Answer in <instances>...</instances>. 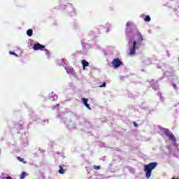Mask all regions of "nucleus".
<instances>
[{
	"mask_svg": "<svg viewBox=\"0 0 179 179\" xmlns=\"http://www.w3.org/2000/svg\"><path fill=\"white\" fill-rule=\"evenodd\" d=\"M58 118L61 119L62 122H65L66 125L70 129H75V128H78L79 125H80L79 116L73 113H66L64 115H59Z\"/></svg>",
	"mask_w": 179,
	"mask_h": 179,
	"instance_id": "1",
	"label": "nucleus"
},
{
	"mask_svg": "<svg viewBox=\"0 0 179 179\" xmlns=\"http://www.w3.org/2000/svg\"><path fill=\"white\" fill-rule=\"evenodd\" d=\"M134 26L132 21L127 22L126 24V37L129 40L127 45L130 50L129 55H135V34L132 31Z\"/></svg>",
	"mask_w": 179,
	"mask_h": 179,
	"instance_id": "2",
	"label": "nucleus"
},
{
	"mask_svg": "<svg viewBox=\"0 0 179 179\" xmlns=\"http://www.w3.org/2000/svg\"><path fill=\"white\" fill-rule=\"evenodd\" d=\"M158 129H159V135H161V136H164L165 135V136H167V138H169V141H171V142H173V145H176V143L177 142V138L171 131L161 126H158Z\"/></svg>",
	"mask_w": 179,
	"mask_h": 179,
	"instance_id": "3",
	"label": "nucleus"
},
{
	"mask_svg": "<svg viewBox=\"0 0 179 179\" xmlns=\"http://www.w3.org/2000/svg\"><path fill=\"white\" fill-rule=\"evenodd\" d=\"M157 167V162H150L148 164L144 165V172L145 173L146 178L152 176V171Z\"/></svg>",
	"mask_w": 179,
	"mask_h": 179,
	"instance_id": "4",
	"label": "nucleus"
},
{
	"mask_svg": "<svg viewBox=\"0 0 179 179\" xmlns=\"http://www.w3.org/2000/svg\"><path fill=\"white\" fill-rule=\"evenodd\" d=\"M136 39L135 41V50H139V48L143 45V36H142V33H141V31L136 29Z\"/></svg>",
	"mask_w": 179,
	"mask_h": 179,
	"instance_id": "5",
	"label": "nucleus"
},
{
	"mask_svg": "<svg viewBox=\"0 0 179 179\" xmlns=\"http://www.w3.org/2000/svg\"><path fill=\"white\" fill-rule=\"evenodd\" d=\"M162 79H164V76H162V78H159L155 83L154 80H151L150 82V85H151V87H152L153 90H155V92L159 91V82H160V80H162Z\"/></svg>",
	"mask_w": 179,
	"mask_h": 179,
	"instance_id": "6",
	"label": "nucleus"
},
{
	"mask_svg": "<svg viewBox=\"0 0 179 179\" xmlns=\"http://www.w3.org/2000/svg\"><path fill=\"white\" fill-rule=\"evenodd\" d=\"M141 57L142 62L144 65H152V59L150 57H144L143 55H136V58Z\"/></svg>",
	"mask_w": 179,
	"mask_h": 179,
	"instance_id": "7",
	"label": "nucleus"
},
{
	"mask_svg": "<svg viewBox=\"0 0 179 179\" xmlns=\"http://www.w3.org/2000/svg\"><path fill=\"white\" fill-rule=\"evenodd\" d=\"M166 69V72L164 73L165 76H171L173 75V67L170 66L169 64H164Z\"/></svg>",
	"mask_w": 179,
	"mask_h": 179,
	"instance_id": "8",
	"label": "nucleus"
},
{
	"mask_svg": "<svg viewBox=\"0 0 179 179\" xmlns=\"http://www.w3.org/2000/svg\"><path fill=\"white\" fill-rule=\"evenodd\" d=\"M112 65L115 69H117V68H120L122 65V62L119 58H115L112 61Z\"/></svg>",
	"mask_w": 179,
	"mask_h": 179,
	"instance_id": "9",
	"label": "nucleus"
},
{
	"mask_svg": "<svg viewBox=\"0 0 179 179\" xmlns=\"http://www.w3.org/2000/svg\"><path fill=\"white\" fill-rule=\"evenodd\" d=\"M83 50H81L82 54H86L88 50L87 48H92V46L90 45L85 43V42H81Z\"/></svg>",
	"mask_w": 179,
	"mask_h": 179,
	"instance_id": "10",
	"label": "nucleus"
},
{
	"mask_svg": "<svg viewBox=\"0 0 179 179\" xmlns=\"http://www.w3.org/2000/svg\"><path fill=\"white\" fill-rule=\"evenodd\" d=\"M69 5V16H76V8H73V5L68 3Z\"/></svg>",
	"mask_w": 179,
	"mask_h": 179,
	"instance_id": "11",
	"label": "nucleus"
},
{
	"mask_svg": "<svg viewBox=\"0 0 179 179\" xmlns=\"http://www.w3.org/2000/svg\"><path fill=\"white\" fill-rule=\"evenodd\" d=\"M44 48H45V46L38 43V42L34 43L33 45V50H34V51H38V50H41V51H43Z\"/></svg>",
	"mask_w": 179,
	"mask_h": 179,
	"instance_id": "12",
	"label": "nucleus"
},
{
	"mask_svg": "<svg viewBox=\"0 0 179 179\" xmlns=\"http://www.w3.org/2000/svg\"><path fill=\"white\" fill-rule=\"evenodd\" d=\"M65 70L69 75H72L73 76H75V75H76V73H75V70H73L72 67L69 66L65 67Z\"/></svg>",
	"mask_w": 179,
	"mask_h": 179,
	"instance_id": "13",
	"label": "nucleus"
},
{
	"mask_svg": "<svg viewBox=\"0 0 179 179\" xmlns=\"http://www.w3.org/2000/svg\"><path fill=\"white\" fill-rule=\"evenodd\" d=\"M48 99L49 100H51V101H55V100H58V96L54 94V92H52L49 94Z\"/></svg>",
	"mask_w": 179,
	"mask_h": 179,
	"instance_id": "14",
	"label": "nucleus"
},
{
	"mask_svg": "<svg viewBox=\"0 0 179 179\" xmlns=\"http://www.w3.org/2000/svg\"><path fill=\"white\" fill-rule=\"evenodd\" d=\"M69 0H59V6L60 9H66V2H68Z\"/></svg>",
	"mask_w": 179,
	"mask_h": 179,
	"instance_id": "15",
	"label": "nucleus"
},
{
	"mask_svg": "<svg viewBox=\"0 0 179 179\" xmlns=\"http://www.w3.org/2000/svg\"><path fill=\"white\" fill-rule=\"evenodd\" d=\"M139 107L141 108V110H145V111L149 110V106H146V102H143L141 105H139Z\"/></svg>",
	"mask_w": 179,
	"mask_h": 179,
	"instance_id": "16",
	"label": "nucleus"
},
{
	"mask_svg": "<svg viewBox=\"0 0 179 179\" xmlns=\"http://www.w3.org/2000/svg\"><path fill=\"white\" fill-rule=\"evenodd\" d=\"M65 171H66V170L65 169H64V166H59V170H58V173H59V174H65Z\"/></svg>",
	"mask_w": 179,
	"mask_h": 179,
	"instance_id": "17",
	"label": "nucleus"
},
{
	"mask_svg": "<svg viewBox=\"0 0 179 179\" xmlns=\"http://www.w3.org/2000/svg\"><path fill=\"white\" fill-rule=\"evenodd\" d=\"M83 125L85 128H92V123H90L89 121L84 122Z\"/></svg>",
	"mask_w": 179,
	"mask_h": 179,
	"instance_id": "18",
	"label": "nucleus"
},
{
	"mask_svg": "<svg viewBox=\"0 0 179 179\" xmlns=\"http://www.w3.org/2000/svg\"><path fill=\"white\" fill-rule=\"evenodd\" d=\"M81 62L84 70L85 69L86 66H89V63L87 61L83 59Z\"/></svg>",
	"mask_w": 179,
	"mask_h": 179,
	"instance_id": "19",
	"label": "nucleus"
},
{
	"mask_svg": "<svg viewBox=\"0 0 179 179\" xmlns=\"http://www.w3.org/2000/svg\"><path fill=\"white\" fill-rule=\"evenodd\" d=\"M27 34L29 37H31L33 36V29H30L27 31Z\"/></svg>",
	"mask_w": 179,
	"mask_h": 179,
	"instance_id": "20",
	"label": "nucleus"
},
{
	"mask_svg": "<svg viewBox=\"0 0 179 179\" xmlns=\"http://www.w3.org/2000/svg\"><path fill=\"white\" fill-rule=\"evenodd\" d=\"M150 20H152L150 15H145L144 22H150Z\"/></svg>",
	"mask_w": 179,
	"mask_h": 179,
	"instance_id": "21",
	"label": "nucleus"
},
{
	"mask_svg": "<svg viewBox=\"0 0 179 179\" xmlns=\"http://www.w3.org/2000/svg\"><path fill=\"white\" fill-rule=\"evenodd\" d=\"M17 159L21 163H23L24 164H26V161H24V159L23 158H22L20 157H17Z\"/></svg>",
	"mask_w": 179,
	"mask_h": 179,
	"instance_id": "22",
	"label": "nucleus"
},
{
	"mask_svg": "<svg viewBox=\"0 0 179 179\" xmlns=\"http://www.w3.org/2000/svg\"><path fill=\"white\" fill-rule=\"evenodd\" d=\"M58 64L59 65H61L62 66H63L64 65H65V62L64 59H60V60H58Z\"/></svg>",
	"mask_w": 179,
	"mask_h": 179,
	"instance_id": "23",
	"label": "nucleus"
},
{
	"mask_svg": "<svg viewBox=\"0 0 179 179\" xmlns=\"http://www.w3.org/2000/svg\"><path fill=\"white\" fill-rule=\"evenodd\" d=\"M26 177H27V173H26V172H22L20 176V179H24Z\"/></svg>",
	"mask_w": 179,
	"mask_h": 179,
	"instance_id": "24",
	"label": "nucleus"
},
{
	"mask_svg": "<svg viewBox=\"0 0 179 179\" xmlns=\"http://www.w3.org/2000/svg\"><path fill=\"white\" fill-rule=\"evenodd\" d=\"M44 51L45 52V55H47L48 59H50V51H48V50H47V49H44Z\"/></svg>",
	"mask_w": 179,
	"mask_h": 179,
	"instance_id": "25",
	"label": "nucleus"
},
{
	"mask_svg": "<svg viewBox=\"0 0 179 179\" xmlns=\"http://www.w3.org/2000/svg\"><path fill=\"white\" fill-rule=\"evenodd\" d=\"M82 101H83L84 106H85V104H87V102L89 101V99H86V98H82Z\"/></svg>",
	"mask_w": 179,
	"mask_h": 179,
	"instance_id": "26",
	"label": "nucleus"
},
{
	"mask_svg": "<svg viewBox=\"0 0 179 179\" xmlns=\"http://www.w3.org/2000/svg\"><path fill=\"white\" fill-rule=\"evenodd\" d=\"M172 86L173 89L176 90V92H178V88L177 87V85H176V83H173Z\"/></svg>",
	"mask_w": 179,
	"mask_h": 179,
	"instance_id": "27",
	"label": "nucleus"
},
{
	"mask_svg": "<svg viewBox=\"0 0 179 179\" xmlns=\"http://www.w3.org/2000/svg\"><path fill=\"white\" fill-rule=\"evenodd\" d=\"M9 54H10V55H15V57H19V55H17V54H15V52H13V51H10Z\"/></svg>",
	"mask_w": 179,
	"mask_h": 179,
	"instance_id": "28",
	"label": "nucleus"
},
{
	"mask_svg": "<svg viewBox=\"0 0 179 179\" xmlns=\"http://www.w3.org/2000/svg\"><path fill=\"white\" fill-rule=\"evenodd\" d=\"M94 170H100V166H96V165H94Z\"/></svg>",
	"mask_w": 179,
	"mask_h": 179,
	"instance_id": "29",
	"label": "nucleus"
},
{
	"mask_svg": "<svg viewBox=\"0 0 179 179\" xmlns=\"http://www.w3.org/2000/svg\"><path fill=\"white\" fill-rule=\"evenodd\" d=\"M128 97H134V94L131 93V92H128Z\"/></svg>",
	"mask_w": 179,
	"mask_h": 179,
	"instance_id": "30",
	"label": "nucleus"
},
{
	"mask_svg": "<svg viewBox=\"0 0 179 179\" xmlns=\"http://www.w3.org/2000/svg\"><path fill=\"white\" fill-rule=\"evenodd\" d=\"M85 106L87 107V108H88V110H92V108H90V105H89V103H87Z\"/></svg>",
	"mask_w": 179,
	"mask_h": 179,
	"instance_id": "31",
	"label": "nucleus"
},
{
	"mask_svg": "<svg viewBox=\"0 0 179 179\" xmlns=\"http://www.w3.org/2000/svg\"><path fill=\"white\" fill-rule=\"evenodd\" d=\"M99 87H106V82L103 83V84L99 85Z\"/></svg>",
	"mask_w": 179,
	"mask_h": 179,
	"instance_id": "32",
	"label": "nucleus"
},
{
	"mask_svg": "<svg viewBox=\"0 0 179 179\" xmlns=\"http://www.w3.org/2000/svg\"><path fill=\"white\" fill-rule=\"evenodd\" d=\"M3 179H13L10 176L3 177Z\"/></svg>",
	"mask_w": 179,
	"mask_h": 179,
	"instance_id": "33",
	"label": "nucleus"
},
{
	"mask_svg": "<svg viewBox=\"0 0 179 179\" xmlns=\"http://www.w3.org/2000/svg\"><path fill=\"white\" fill-rule=\"evenodd\" d=\"M157 68L158 69H162V65H160V64H157Z\"/></svg>",
	"mask_w": 179,
	"mask_h": 179,
	"instance_id": "34",
	"label": "nucleus"
},
{
	"mask_svg": "<svg viewBox=\"0 0 179 179\" xmlns=\"http://www.w3.org/2000/svg\"><path fill=\"white\" fill-rule=\"evenodd\" d=\"M120 80H124V79H125V77L120 76Z\"/></svg>",
	"mask_w": 179,
	"mask_h": 179,
	"instance_id": "35",
	"label": "nucleus"
},
{
	"mask_svg": "<svg viewBox=\"0 0 179 179\" xmlns=\"http://www.w3.org/2000/svg\"><path fill=\"white\" fill-rule=\"evenodd\" d=\"M155 111V109L150 110L148 113V114H152V112Z\"/></svg>",
	"mask_w": 179,
	"mask_h": 179,
	"instance_id": "36",
	"label": "nucleus"
},
{
	"mask_svg": "<svg viewBox=\"0 0 179 179\" xmlns=\"http://www.w3.org/2000/svg\"><path fill=\"white\" fill-rule=\"evenodd\" d=\"M57 107H59V104H57L55 106H54V108H57Z\"/></svg>",
	"mask_w": 179,
	"mask_h": 179,
	"instance_id": "37",
	"label": "nucleus"
},
{
	"mask_svg": "<svg viewBox=\"0 0 179 179\" xmlns=\"http://www.w3.org/2000/svg\"><path fill=\"white\" fill-rule=\"evenodd\" d=\"M138 125L137 124L136 122H135V127H136V128H138Z\"/></svg>",
	"mask_w": 179,
	"mask_h": 179,
	"instance_id": "38",
	"label": "nucleus"
},
{
	"mask_svg": "<svg viewBox=\"0 0 179 179\" xmlns=\"http://www.w3.org/2000/svg\"><path fill=\"white\" fill-rule=\"evenodd\" d=\"M43 122H47L48 124V120H43Z\"/></svg>",
	"mask_w": 179,
	"mask_h": 179,
	"instance_id": "39",
	"label": "nucleus"
},
{
	"mask_svg": "<svg viewBox=\"0 0 179 179\" xmlns=\"http://www.w3.org/2000/svg\"><path fill=\"white\" fill-rule=\"evenodd\" d=\"M75 27H78V22H76V23H75Z\"/></svg>",
	"mask_w": 179,
	"mask_h": 179,
	"instance_id": "40",
	"label": "nucleus"
},
{
	"mask_svg": "<svg viewBox=\"0 0 179 179\" xmlns=\"http://www.w3.org/2000/svg\"><path fill=\"white\" fill-rule=\"evenodd\" d=\"M106 31H107V33H108V31H110V29L108 28H107Z\"/></svg>",
	"mask_w": 179,
	"mask_h": 179,
	"instance_id": "41",
	"label": "nucleus"
},
{
	"mask_svg": "<svg viewBox=\"0 0 179 179\" xmlns=\"http://www.w3.org/2000/svg\"><path fill=\"white\" fill-rule=\"evenodd\" d=\"M161 100H162V101H163V100H164V98L161 96Z\"/></svg>",
	"mask_w": 179,
	"mask_h": 179,
	"instance_id": "42",
	"label": "nucleus"
},
{
	"mask_svg": "<svg viewBox=\"0 0 179 179\" xmlns=\"http://www.w3.org/2000/svg\"><path fill=\"white\" fill-rule=\"evenodd\" d=\"M138 113H139V110H136V114H138Z\"/></svg>",
	"mask_w": 179,
	"mask_h": 179,
	"instance_id": "43",
	"label": "nucleus"
},
{
	"mask_svg": "<svg viewBox=\"0 0 179 179\" xmlns=\"http://www.w3.org/2000/svg\"><path fill=\"white\" fill-rule=\"evenodd\" d=\"M171 179H179V178H172Z\"/></svg>",
	"mask_w": 179,
	"mask_h": 179,
	"instance_id": "44",
	"label": "nucleus"
},
{
	"mask_svg": "<svg viewBox=\"0 0 179 179\" xmlns=\"http://www.w3.org/2000/svg\"><path fill=\"white\" fill-rule=\"evenodd\" d=\"M87 179H92V177H89Z\"/></svg>",
	"mask_w": 179,
	"mask_h": 179,
	"instance_id": "45",
	"label": "nucleus"
},
{
	"mask_svg": "<svg viewBox=\"0 0 179 179\" xmlns=\"http://www.w3.org/2000/svg\"><path fill=\"white\" fill-rule=\"evenodd\" d=\"M141 71H142V72H144V71H145V70H143V69H142Z\"/></svg>",
	"mask_w": 179,
	"mask_h": 179,
	"instance_id": "46",
	"label": "nucleus"
},
{
	"mask_svg": "<svg viewBox=\"0 0 179 179\" xmlns=\"http://www.w3.org/2000/svg\"><path fill=\"white\" fill-rule=\"evenodd\" d=\"M134 125H135V122H133Z\"/></svg>",
	"mask_w": 179,
	"mask_h": 179,
	"instance_id": "47",
	"label": "nucleus"
},
{
	"mask_svg": "<svg viewBox=\"0 0 179 179\" xmlns=\"http://www.w3.org/2000/svg\"><path fill=\"white\" fill-rule=\"evenodd\" d=\"M139 139H141V138H137L138 141H139Z\"/></svg>",
	"mask_w": 179,
	"mask_h": 179,
	"instance_id": "48",
	"label": "nucleus"
},
{
	"mask_svg": "<svg viewBox=\"0 0 179 179\" xmlns=\"http://www.w3.org/2000/svg\"><path fill=\"white\" fill-rule=\"evenodd\" d=\"M36 122H37L38 120H35Z\"/></svg>",
	"mask_w": 179,
	"mask_h": 179,
	"instance_id": "49",
	"label": "nucleus"
},
{
	"mask_svg": "<svg viewBox=\"0 0 179 179\" xmlns=\"http://www.w3.org/2000/svg\"><path fill=\"white\" fill-rule=\"evenodd\" d=\"M57 155H60L59 153H57Z\"/></svg>",
	"mask_w": 179,
	"mask_h": 179,
	"instance_id": "50",
	"label": "nucleus"
}]
</instances>
